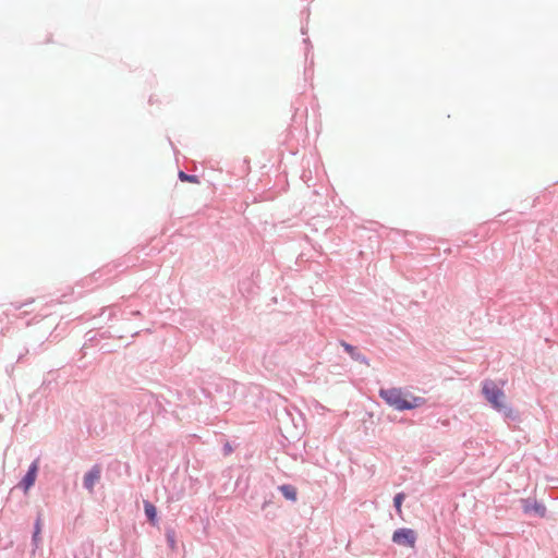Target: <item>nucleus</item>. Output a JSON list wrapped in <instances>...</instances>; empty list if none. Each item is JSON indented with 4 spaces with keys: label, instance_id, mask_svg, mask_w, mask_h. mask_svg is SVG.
<instances>
[{
    "label": "nucleus",
    "instance_id": "obj_1",
    "mask_svg": "<svg viewBox=\"0 0 558 558\" xmlns=\"http://www.w3.org/2000/svg\"><path fill=\"white\" fill-rule=\"evenodd\" d=\"M272 481L267 475L260 476L245 494L244 501L251 512L265 511V519L272 521L277 513L271 509L275 494L271 489Z\"/></svg>",
    "mask_w": 558,
    "mask_h": 558
},
{
    "label": "nucleus",
    "instance_id": "obj_2",
    "mask_svg": "<svg viewBox=\"0 0 558 558\" xmlns=\"http://www.w3.org/2000/svg\"><path fill=\"white\" fill-rule=\"evenodd\" d=\"M379 398L390 408L398 412H404L407 409L408 391L401 387L380 388Z\"/></svg>",
    "mask_w": 558,
    "mask_h": 558
},
{
    "label": "nucleus",
    "instance_id": "obj_3",
    "mask_svg": "<svg viewBox=\"0 0 558 558\" xmlns=\"http://www.w3.org/2000/svg\"><path fill=\"white\" fill-rule=\"evenodd\" d=\"M482 395L494 410L501 408L505 402V391L492 379L482 381Z\"/></svg>",
    "mask_w": 558,
    "mask_h": 558
},
{
    "label": "nucleus",
    "instance_id": "obj_4",
    "mask_svg": "<svg viewBox=\"0 0 558 558\" xmlns=\"http://www.w3.org/2000/svg\"><path fill=\"white\" fill-rule=\"evenodd\" d=\"M417 541V533L411 527H399L393 531L391 542L399 546L414 548Z\"/></svg>",
    "mask_w": 558,
    "mask_h": 558
},
{
    "label": "nucleus",
    "instance_id": "obj_5",
    "mask_svg": "<svg viewBox=\"0 0 558 558\" xmlns=\"http://www.w3.org/2000/svg\"><path fill=\"white\" fill-rule=\"evenodd\" d=\"M39 472V459H35L32 461V463L28 465L25 474L22 476V478L19 482V487L24 492L27 493L32 487H34L37 476Z\"/></svg>",
    "mask_w": 558,
    "mask_h": 558
},
{
    "label": "nucleus",
    "instance_id": "obj_6",
    "mask_svg": "<svg viewBox=\"0 0 558 558\" xmlns=\"http://www.w3.org/2000/svg\"><path fill=\"white\" fill-rule=\"evenodd\" d=\"M522 510L525 514L534 515L536 518H545L547 514V508L544 502L532 498H522Z\"/></svg>",
    "mask_w": 558,
    "mask_h": 558
},
{
    "label": "nucleus",
    "instance_id": "obj_7",
    "mask_svg": "<svg viewBox=\"0 0 558 558\" xmlns=\"http://www.w3.org/2000/svg\"><path fill=\"white\" fill-rule=\"evenodd\" d=\"M100 477L101 468L99 464H94L83 476V487L88 492H93Z\"/></svg>",
    "mask_w": 558,
    "mask_h": 558
},
{
    "label": "nucleus",
    "instance_id": "obj_8",
    "mask_svg": "<svg viewBox=\"0 0 558 558\" xmlns=\"http://www.w3.org/2000/svg\"><path fill=\"white\" fill-rule=\"evenodd\" d=\"M339 344L342 347L343 351L355 362H360L365 365H369V360L365 354L361 352V350L345 340H340Z\"/></svg>",
    "mask_w": 558,
    "mask_h": 558
},
{
    "label": "nucleus",
    "instance_id": "obj_9",
    "mask_svg": "<svg viewBox=\"0 0 558 558\" xmlns=\"http://www.w3.org/2000/svg\"><path fill=\"white\" fill-rule=\"evenodd\" d=\"M143 508L146 521L153 527L159 526V511L158 508L149 500H143Z\"/></svg>",
    "mask_w": 558,
    "mask_h": 558
},
{
    "label": "nucleus",
    "instance_id": "obj_10",
    "mask_svg": "<svg viewBox=\"0 0 558 558\" xmlns=\"http://www.w3.org/2000/svg\"><path fill=\"white\" fill-rule=\"evenodd\" d=\"M496 412L502 415L504 420L508 423L514 422L519 423L521 422V414L520 412L514 409L512 405H509L507 403H502L501 408L495 409Z\"/></svg>",
    "mask_w": 558,
    "mask_h": 558
},
{
    "label": "nucleus",
    "instance_id": "obj_11",
    "mask_svg": "<svg viewBox=\"0 0 558 558\" xmlns=\"http://www.w3.org/2000/svg\"><path fill=\"white\" fill-rule=\"evenodd\" d=\"M250 482H251L250 472L247 470L241 471L235 481V489L239 493L246 494L248 492V489L252 487L250 485Z\"/></svg>",
    "mask_w": 558,
    "mask_h": 558
},
{
    "label": "nucleus",
    "instance_id": "obj_12",
    "mask_svg": "<svg viewBox=\"0 0 558 558\" xmlns=\"http://www.w3.org/2000/svg\"><path fill=\"white\" fill-rule=\"evenodd\" d=\"M278 490L282 495V497L291 502L298 501V489L292 484H281L278 486Z\"/></svg>",
    "mask_w": 558,
    "mask_h": 558
},
{
    "label": "nucleus",
    "instance_id": "obj_13",
    "mask_svg": "<svg viewBox=\"0 0 558 558\" xmlns=\"http://www.w3.org/2000/svg\"><path fill=\"white\" fill-rule=\"evenodd\" d=\"M427 399L420 396H414L412 392L408 391V399H407V409L405 411H411L417 408H421L422 405L426 404Z\"/></svg>",
    "mask_w": 558,
    "mask_h": 558
},
{
    "label": "nucleus",
    "instance_id": "obj_14",
    "mask_svg": "<svg viewBox=\"0 0 558 558\" xmlns=\"http://www.w3.org/2000/svg\"><path fill=\"white\" fill-rule=\"evenodd\" d=\"M166 542L170 550H178L177 532L171 525L165 527Z\"/></svg>",
    "mask_w": 558,
    "mask_h": 558
},
{
    "label": "nucleus",
    "instance_id": "obj_15",
    "mask_svg": "<svg viewBox=\"0 0 558 558\" xmlns=\"http://www.w3.org/2000/svg\"><path fill=\"white\" fill-rule=\"evenodd\" d=\"M100 338L98 337V332L95 330H89L85 333V342L82 350H86L89 347L99 345Z\"/></svg>",
    "mask_w": 558,
    "mask_h": 558
},
{
    "label": "nucleus",
    "instance_id": "obj_16",
    "mask_svg": "<svg viewBox=\"0 0 558 558\" xmlns=\"http://www.w3.org/2000/svg\"><path fill=\"white\" fill-rule=\"evenodd\" d=\"M407 498V494L404 492H399L393 496L392 506L395 508L396 513L399 517H402V505Z\"/></svg>",
    "mask_w": 558,
    "mask_h": 558
},
{
    "label": "nucleus",
    "instance_id": "obj_17",
    "mask_svg": "<svg viewBox=\"0 0 558 558\" xmlns=\"http://www.w3.org/2000/svg\"><path fill=\"white\" fill-rule=\"evenodd\" d=\"M178 178L181 182L197 183V184L201 182L198 175L186 173L183 170H179Z\"/></svg>",
    "mask_w": 558,
    "mask_h": 558
},
{
    "label": "nucleus",
    "instance_id": "obj_18",
    "mask_svg": "<svg viewBox=\"0 0 558 558\" xmlns=\"http://www.w3.org/2000/svg\"><path fill=\"white\" fill-rule=\"evenodd\" d=\"M41 535L39 534H32L31 544H32V556H34L37 551V549L40 547L41 544Z\"/></svg>",
    "mask_w": 558,
    "mask_h": 558
},
{
    "label": "nucleus",
    "instance_id": "obj_19",
    "mask_svg": "<svg viewBox=\"0 0 558 558\" xmlns=\"http://www.w3.org/2000/svg\"><path fill=\"white\" fill-rule=\"evenodd\" d=\"M41 533H43V520H41V515L38 514L33 524L32 534L41 535Z\"/></svg>",
    "mask_w": 558,
    "mask_h": 558
},
{
    "label": "nucleus",
    "instance_id": "obj_20",
    "mask_svg": "<svg viewBox=\"0 0 558 558\" xmlns=\"http://www.w3.org/2000/svg\"><path fill=\"white\" fill-rule=\"evenodd\" d=\"M221 451L225 457H228L234 451V448L229 441H226L222 446Z\"/></svg>",
    "mask_w": 558,
    "mask_h": 558
},
{
    "label": "nucleus",
    "instance_id": "obj_21",
    "mask_svg": "<svg viewBox=\"0 0 558 558\" xmlns=\"http://www.w3.org/2000/svg\"><path fill=\"white\" fill-rule=\"evenodd\" d=\"M97 332L100 340L113 337L109 330H98Z\"/></svg>",
    "mask_w": 558,
    "mask_h": 558
},
{
    "label": "nucleus",
    "instance_id": "obj_22",
    "mask_svg": "<svg viewBox=\"0 0 558 558\" xmlns=\"http://www.w3.org/2000/svg\"><path fill=\"white\" fill-rule=\"evenodd\" d=\"M99 351L101 353H110L113 351V349L108 343L99 344Z\"/></svg>",
    "mask_w": 558,
    "mask_h": 558
},
{
    "label": "nucleus",
    "instance_id": "obj_23",
    "mask_svg": "<svg viewBox=\"0 0 558 558\" xmlns=\"http://www.w3.org/2000/svg\"><path fill=\"white\" fill-rule=\"evenodd\" d=\"M303 41H304V44H305V46H306V47H305V57H306V59H307V58H308V52H310V50L313 48V45H312V43H311L310 38H304V40H303Z\"/></svg>",
    "mask_w": 558,
    "mask_h": 558
},
{
    "label": "nucleus",
    "instance_id": "obj_24",
    "mask_svg": "<svg viewBox=\"0 0 558 558\" xmlns=\"http://www.w3.org/2000/svg\"><path fill=\"white\" fill-rule=\"evenodd\" d=\"M28 353V349L25 350V353H20L16 363H22L24 361V356Z\"/></svg>",
    "mask_w": 558,
    "mask_h": 558
},
{
    "label": "nucleus",
    "instance_id": "obj_25",
    "mask_svg": "<svg viewBox=\"0 0 558 558\" xmlns=\"http://www.w3.org/2000/svg\"><path fill=\"white\" fill-rule=\"evenodd\" d=\"M107 311H108V320H111L114 316L113 310H111V308L104 310L102 314H105Z\"/></svg>",
    "mask_w": 558,
    "mask_h": 558
},
{
    "label": "nucleus",
    "instance_id": "obj_26",
    "mask_svg": "<svg viewBox=\"0 0 558 558\" xmlns=\"http://www.w3.org/2000/svg\"><path fill=\"white\" fill-rule=\"evenodd\" d=\"M29 303H32V301H29ZM28 302L26 303H13V306L15 307V310H20L22 308L23 306L27 305Z\"/></svg>",
    "mask_w": 558,
    "mask_h": 558
},
{
    "label": "nucleus",
    "instance_id": "obj_27",
    "mask_svg": "<svg viewBox=\"0 0 558 558\" xmlns=\"http://www.w3.org/2000/svg\"><path fill=\"white\" fill-rule=\"evenodd\" d=\"M301 33H302L303 35H305V34L307 33V27H306V25H302V27H301Z\"/></svg>",
    "mask_w": 558,
    "mask_h": 558
},
{
    "label": "nucleus",
    "instance_id": "obj_28",
    "mask_svg": "<svg viewBox=\"0 0 558 558\" xmlns=\"http://www.w3.org/2000/svg\"><path fill=\"white\" fill-rule=\"evenodd\" d=\"M132 315H134V316L140 315V312L138 311H133Z\"/></svg>",
    "mask_w": 558,
    "mask_h": 558
}]
</instances>
